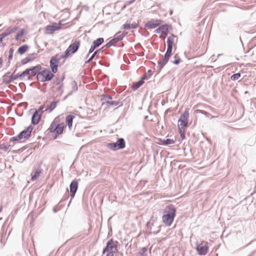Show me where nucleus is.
I'll list each match as a JSON object with an SVG mask.
<instances>
[{
	"mask_svg": "<svg viewBox=\"0 0 256 256\" xmlns=\"http://www.w3.org/2000/svg\"><path fill=\"white\" fill-rule=\"evenodd\" d=\"M36 58V54H29L28 56L22 59V64H26L29 62L33 61Z\"/></svg>",
	"mask_w": 256,
	"mask_h": 256,
	"instance_id": "nucleus-18",
	"label": "nucleus"
},
{
	"mask_svg": "<svg viewBox=\"0 0 256 256\" xmlns=\"http://www.w3.org/2000/svg\"><path fill=\"white\" fill-rule=\"evenodd\" d=\"M170 54L166 53L164 57V60H169V58H170Z\"/></svg>",
	"mask_w": 256,
	"mask_h": 256,
	"instance_id": "nucleus-39",
	"label": "nucleus"
},
{
	"mask_svg": "<svg viewBox=\"0 0 256 256\" xmlns=\"http://www.w3.org/2000/svg\"><path fill=\"white\" fill-rule=\"evenodd\" d=\"M57 56L58 55H56V56L52 57L50 61V66L53 74H56L58 70L59 58Z\"/></svg>",
	"mask_w": 256,
	"mask_h": 256,
	"instance_id": "nucleus-12",
	"label": "nucleus"
},
{
	"mask_svg": "<svg viewBox=\"0 0 256 256\" xmlns=\"http://www.w3.org/2000/svg\"><path fill=\"white\" fill-rule=\"evenodd\" d=\"M65 126L64 123H60L59 120L56 118L50 124V126L48 129V133L51 134L54 138L55 139L62 134Z\"/></svg>",
	"mask_w": 256,
	"mask_h": 256,
	"instance_id": "nucleus-1",
	"label": "nucleus"
},
{
	"mask_svg": "<svg viewBox=\"0 0 256 256\" xmlns=\"http://www.w3.org/2000/svg\"><path fill=\"white\" fill-rule=\"evenodd\" d=\"M78 188V182L77 180H74L70 184V192L72 198L74 196Z\"/></svg>",
	"mask_w": 256,
	"mask_h": 256,
	"instance_id": "nucleus-15",
	"label": "nucleus"
},
{
	"mask_svg": "<svg viewBox=\"0 0 256 256\" xmlns=\"http://www.w3.org/2000/svg\"><path fill=\"white\" fill-rule=\"evenodd\" d=\"M54 76V74L49 68H44L38 73L37 78L38 80L44 82L51 80Z\"/></svg>",
	"mask_w": 256,
	"mask_h": 256,
	"instance_id": "nucleus-5",
	"label": "nucleus"
},
{
	"mask_svg": "<svg viewBox=\"0 0 256 256\" xmlns=\"http://www.w3.org/2000/svg\"><path fill=\"white\" fill-rule=\"evenodd\" d=\"M28 46H26V45H24L22 46H20L18 50V52L20 54H24V53H25L28 50Z\"/></svg>",
	"mask_w": 256,
	"mask_h": 256,
	"instance_id": "nucleus-24",
	"label": "nucleus"
},
{
	"mask_svg": "<svg viewBox=\"0 0 256 256\" xmlns=\"http://www.w3.org/2000/svg\"><path fill=\"white\" fill-rule=\"evenodd\" d=\"M41 174V170H37L34 174L32 177V180L34 181L36 180L40 176Z\"/></svg>",
	"mask_w": 256,
	"mask_h": 256,
	"instance_id": "nucleus-25",
	"label": "nucleus"
},
{
	"mask_svg": "<svg viewBox=\"0 0 256 256\" xmlns=\"http://www.w3.org/2000/svg\"><path fill=\"white\" fill-rule=\"evenodd\" d=\"M62 24L61 22L58 23L53 22L44 28V32L46 34H52L56 31L62 28Z\"/></svg>",
	"mask_w": 256,
	"mask_h": 256,
	"instance_id": "nucleus-8",
	"label": "nucleus"
},
{
	"mask_svg": "<svg viewBox=\"0 0 256 256\" xmlns=\"http://www.w3.org/2000/svg\"><path fill=\"white\" fill-rule=\"evenodd\" d=\"M123 36H124L122 34L119 35L117 36H116V35H115L112 40L113 43L122 40V38Z\"/></svg>",
	"mask_w": 256,
	"mask_h": 256,
	"instance_id": "nucleus-32",
	"label": "nucleus"
},
{
	"mask_svg": "<svg viewBox=\"0 0 256 256\" xmlns=\"http://www.w3.org/2000/svg\"><path fill=\"white\" fill-rule=\"evenodd\" d=\"M57 102H52L50 104L48 107V110H49L50 112H52L53 110H54L56 106Z\"/></svg>",
	"mask_w": 256,
	"mask_h": 256,
	"instance_id": "nucleus-27",
	"label": "nucleus"
},
{
	"mask_svg": "<svg viewBox=\"0 0 256 256\" xmlns=\"http://www.w3.org/2000/svg\"><path fill=\"white\" fill-rule=\"evenodd\" d=\"M240 77V73H237L232 75L230 77V79L232 80H238Z\"/></svg>",
	"mask_w": 256,
	"mask_h": 256,
	"instance_id": "nucleus-31",
	"label": "nucleus"
},
{
	"mask_svg": "<svg viewBox=\"0 0 256 256\" xmlns=\"http://www.w3.org/2000/svg\"><path fill=\"white\" fill-rule=\"evenodd\" d=\"M144 83V80H139L138 82H137L134 84L132 86V88L134 90H137L138 88H140L143 84Z\"/></svg>",
	"mask_w": 256,
	"mask_h": 256,
	"instance_id": "nucleus-22",
	"label": "nucleus"
},
{
	"mask_svg": "<svg viewBox=\"0 0 256 256\" xmlns=\"http://www.w3.org/2000/svg\"><path fill=\"white\" fill-rule=\"evenodd\" d=\"M168 60H164V58H162V60H160L158 63V66L161 69L163 68V66L168 62Z\"/></svg>",
	"mask_w": 256,
	"mask_h": 256,
	"instance_id": "nucleus-30",
	"label": "nucleus"
},
{
	"mask_svg": "<svg viewBox=\"0 0 256 256\" xmlns=\"http://www.w3.org/2000/svg\"><path fill=\"white\" fill-rule=\"evenodd\" d=\"M112 40H110V42H109V43H108V44H110V43L112 42Z\"/></svg>",
	"mask_w": 256,
	"mask_h": 256,
	"instance_id": "nucleus-47",
	"label": "nucleus"
},
{
	"mask_svg": "<svg viewBox=\"0 0 256 256\" xmlns=\"http://www.w3.org/2000/svg\"><path fill=\"white\" fill-rule=\"evenodd\" d=\"M125 141L122 138H119L116 142L113 143V150H118L125 148Z\"/></svg>",
	"mask_w": 256,
	"mask_h": 256,
	"instance_id": "nucleus-14",
	"label": "nucleus"
},
{
	"mask_svg": "<svg viewBox=\"0 0 256 256\" xmlns=\"http://www.w3.org/2000/svg\"><path fill=\"white\" fill-rule=\"evenodd\" d=\"M176 208L173 205L170 204L166 206L164 210V214L162 217L163 222L168 226H170L176 216Z\"/></svg>",
	"mask_w": 256,
	"mask_h": 256,
	"instance_id": "nucleus-2",
	"label": "nucleus"
},
{
	"mask_svg": "<svg viewBox=\"0 0 256 256\" xmlns=\"http://www.w3.org/2000/svg\"><path fill=\"white\" fill-rule=\"evenodd\" d=\"M168 30H169V26L168 24H164L161 26H160L158 28H157L155 32L156 33H160V38L164 40L168 32Z\"/></svg>",
	"mask_w": 256,
	"mask_h": 256,
	"instance_id": "nucleus-10",
	"label": "nucleus"
},
{
	"mask_svg": "<svg viewBox=\"0 0 256 256\" xmlns=\"http://www.w3.org/2000/svg\"><path fill=\"white\" fill-rule=\"evenodd\" d=\"M112 240H110L107 244V246L104 248L103 254L106 253V256H112L110 254L112 252Z\"/></svg>",
	"mask_w": 256,
	"mask_h": 256,
	"instance_id": "nucleus-17",
	"label": "nucleus"
},
{
	"mask_svg": "<svg viewBox=\"0 0 256 256\" xmlns=\"http://www.w3.org/2000/svg\"><path fill=\"white\" fill-rule=\"evenodd\" d=\"M3 62L2 59V58H0V66L2 65Z\"/></svg>",
	"mask_w": 256,
	"mask_h": 256,
	"instance_id": "nucleus-44",
	"label": "nucleus"
},
{
	"mask_svg": "<svg viewBox=\"0 0 256 256\" xmlns=\"http://www.w3.org/2000/svg\"><path fill=\"white\" fill-rule=\"evenodd\" d=\"M3 81L6 84L12 82L10 74H6L3 76Z\"/></svg>",
	"mask_w": 256,
	"mask_h": 256,
	"instance_id": "nucleus-23",
	"label": "nucleus"
},
{
	"mask_svg": "<svg viewBox=\"0 0 256 256\" xmlns=\"http://www.w3.org/2000/svg\"><path fill=\"white\" fill-rule=\"evenodd\" d=\"M2 41H3V39L0 36V46H1V44H2Z\"/></svg>",
	"mask_w": 256,
	"mask_h": 256,
	"instance_id": "nucleus-46",
	"label": "nucleus"
},
{
	"mask_svg": "<svg viewBox=\"0 0 256 256\" xmlns=\"http://www.w3.org/2000/svg\"><path fill=\"white\" fill-rule=\"evenodd\" d=\"M80 44V41L79 40H75L74 41L68 48L64 53L62 56V58H66L73 54L78 50Z\"/></svg>",
	"mask_w": 256,
	"mask_h": 256,
	"instance_id": "nucleus-3",
	"label": "nucleus"
},
{
	"mask_svg": "<svg viewBox=\"0 0 256 256\" xmlns=\"http://www.w3.org/2000/svg\"><path fill=\"white\" fill-rule=\"evenodd\" d=\"M42 70V66L40 64H38L31 68H28L23 72L20 74V78H23L26 76L28 78L36 76Z\"/></svg>",
	"mask_w": 256,
	"mask_h": 256,
	"instance_id": "nucleus-7",
	"label": "nucleus"
},
{
	"mask_svg": "<svg viewBox=\"0 0 256 256\" xmlns=\"http://www.w3.org/2000/svg\"><path fill=\"white\" fill-rule=\"evenodd\" d=\"M42 109L43 107H40L38 108V110H36L34 114L32 119V122L34 124H36L39 122L41 117V114H38V112H40L42 113Z\"/></svg>",
	"mask_w": 256,
	"mask_h": 256,
	"instance_id": "nucleus-13",
	"label": "nucleus"
},
{
	"mask_svg": "<svg viewBox=\"0 0 256 256\" xmlns=\"http://www.w3.org/2000/svg\"><path fill=\"white\" fill-rule=\"evenodd\" d=\"M172 48V47L168 46V49H167L166 53L171 54Z\"/></svg>",
	"mask_w": 256,
	"mask_h": 256,
	"instance_id": "nucleus-40",
	"label": "nucleus"
},
{
	"mask_svg": "<svg viewBox=\"0 0 256 256\" xmlns=\"http://www.w3.org/2000/svg\"><path fill=\"white\" fill-rule=\"evenodd\" d=\"M176 40V37L174 34H171L170 36H168L167 40L168 46L172 47Z\"/></svg>",
	"mask_w": 256,
	"mask_h": 256,
	"instance_id": "nucleus-20",
	"label": "nucleus"
},
{
	"mask_svg": "<svg viewBox=\"0 0 256 256\" xmlns=\"http://www.w3.org/2000/svg\"><path fill=\"white\" fill-rule=\"evenodd\" d=\"M174 58L175 60L174 62V64H178L180 62V59L177 54L175 55Z\"/></svg>",
	"mask_w": 256,
	"mask_h": 256,
	"instance_id": "nucleus-34",
	"label": "nucleus"
},
{
	"mask_svg": "<svg viewBox=\"0 0 256 256\" xmlns=\"http://www.w3.org/2000/svg\"><path fill=\"white\" fill-rule=\"evenodd\" d=\"M189 117V112L188 109H186L184 113L181 114L178 120V129L186 130L188 126V118Z\"/></svg>",
	"mask_w": 256,
	"mask_h": 256,
	"instance_id": "nucleus-4",
	"label": "nucleus"
},
{
	"mask_svg": "<svg viewBox=\"0 0 256 256\" xmlns=\"http://www.w3.org/2000/svg\"><path fill=\"white\" fill-rule=\"evenodd\" d=\"M174 140L172 139L168 138L166 140H164L162 141V144H174Z\"/></svg>",
	"mask_w": 256,
	"mask_h": 256,
	"instance_id": "nucleus-29",
	"label": "nucleus"
},
{
	"mask_svg": "<svg viewBox=\"0 0 256 256\" xmlns=\"http://www.w3.org/2000/svg\"><path fill=\"white\" fill-rule=\"evenodd\" d=\"M104 42V39L102 38H98L96 40H94L93 42V44L96 46V47H98Z\"/></svg>",
	"mask_w": 256,
	"mask_h": 256,
	"instance_id": "nucleus-26",
	"label": "nucleus"
},
{
	"mask_svg": "<svg viewBox=\"0 0 256 256\" xmlns=\"http://www.w3.org/2000/svg\"><path fill=\"white\" fill-rule=\"evenodd\" d=\"M33 130L32 126H28L26 129L22 130L18 135L12 138L11 140L18 141L22 139H28L31 135L32 132Z\"/></svg>",
	"mask_w": 256,
	"mask_h": 256,
	"instance_id": "nucleus-6",
	"label": "nucleus"
},
{
	"mask_svg": "<svg viewBox=\"0 0 256 256\" xmlns=\"http://www.w3.org/2000/svg\"><path fill=\"white\" fill-rule=\"evenodd\" d=\"M138 26V23L136 22H131L130 21H127L126 23L123 25V28L129 30L131 28H136Z\"/></svg>",
	"mask_w": 256,
	"mask_h": 256,
	"instance_id": "nucleus-16",
	"label": "nucleus"
},
{
	"mask_svg": "<svg viewBox=\"0 0 256 256\" xmlns=\"http://www.w3.org/2000/svg\"><path fill=\"white\" fill-rule=\"evenodd\" d=\"M179 133L180 134V137L182 140H184L185 138V132L186 130H178Z\"/></svg>",
	"mask_w": 256,
	"mask_h": 256,
	"instance_id": "nucleus-33",
	"label": "nucleus"
},
{
	"mask_svg": "<svg viewBox=\"0 0 256 256\" xmlns=\"http://www.w3.org/2000/svg\"><path fill=\"white\" fill-rule=\"evenodd\" d=\"M20 74H10L12 80L14 81V80H16L18 78H20Z\"/></svg>",
	"mask_w": 256,
	"mask_h": 256,
	"instance_id": "nucleus-36",
	"label": "nucleus"
},
{
	"mask_svg": "<svg viewBox=\"0 0 256 256\" xmlns=\"http://www.w3.org/2000/svg\"><path fill=\"white\" fill-rule=\"evenodd\" d=\"M147 78V76L146 74H144L142 78V80H144L145 78Z\"/></svg>",
	"mask_w": 256,
	"mask_h": 256,
	"instance_id": "nucleus-43",
	"label": "nucleus"
},
{
	"mask_svg": "<svg viewBox=\"0 0 256 256\" xmlns=\"http://www.w3.org/2000/svg\"><path fill=\"white\" fill-rule=\"evenodd\" d=\"M26 33V30L24 29H22L19 30L16 36V40H22V42H24L25 41L24 39H22L23 36Z\"/></svg>",
	"mask_w": 256,
	"mask_h": 256,
	"instance_id": "nucleus-19",
	"label": "nucleus"
},
{
	"mask_svg": "<svg viewBox=\"0 0 256 256\" xmlns=\"http://www.w3.org/2000/svg\"><path fill=\"white\" fill-rule=\"evenodd\" d=\"M18 28L16 27H14V28H8L6 30L7 32L8 36L13 32H14L15 31L17 30Z\"/></svg>",
	"mask_w": 256,
	"mask_h": 256,
	"instance_id": "nucleus-28",
	"label": "nucleus"
},
{
	"mask_svg": "<svg viewBox=\"0 0 256 256\" xmlns=\"http://www.w3.org/2000/svg\"><path fill=\"white\" fill-rule=\"evenodd\" d=\"M6 146L4 144H0V150L6 148Z\"/></svg>",
	"mask_w": 256,
	"mask_h": 256,
	"instance_id": "nucleus-41",
	"label": "nucleus"
},
{
	"mask_svg": "<svg viewBox=\"0 0 256 256\" xmlns=\"http://www.w3.org/2000/svg\"><path fill=\"white\" fill-rule=\"evenodd\" d=\"M96 46L92 44V45L91 46V48L89 50V52L90 53L94 51V50L96 49Z\"/></svg>",
	"mask_w": 256,
	"mask_h": 256,
	"instance_id": "nucleus-38",
	"label": "nucleus"
},
{
	"mask_svg": "<svg viewBox=\"0 0 256 256\" xmlns=\"http://www.w3.org/2000/svg\"><path fill=\"white\" fill-rule=\"evenodd\" d=\"M196 250L200 255H205L208 250V244L206 241L202 240L198 243L196 248Z\"/></svg>",
	"mask_w": 256,
	"mask_h": 256,
	"instance_id": "nucleus-9",
	"label": "nucleus"
},
{
	"mask_svg": "<svg viewBox=\"0 0 256 256\" xmlns=\"http://www.w3.org/2000/svg\"><path fill=\"white\" fill-rule=\"evenodd\" d=\"M111 100V98L107 95L104 96L103 100L106 101L107 102H110V100Z\"/></svg>",
	"mask_w": 256,
	"mask_h": 256,
	"instance_id": "nucleus-35",
	"label": "nucleus"
},
{
	"mask_svg": "<svg viewBox=\"0 0 256 256\" xmlns=\"http://www.w3.org/2000/svg\"><path fill=\"white\" fill-rule=\"evenodd\" d=\"M75 118L74 116L68 115L66 118V122L68 124V128L70 129L72 127L73 119Z\"/></svg>",
	"mask_w": 256,
	"mask_h": 256,
	"instance_id": "nucleus-21",
	"label": "nucleus"
},
{
	"mask_svg": "<svg viewBox=\"0 0 256 256\" xmlns=\"http://www.w3.org/2000/svg\"><path fill=\"white\" fill-rule=\"evenodd\" d=\"M162 23V21L160 20H151L146 24L144 26L148 30L153 29L160 26Z\"/></svg>",
	"mask_w": 256,
	"mask_h": 256,
	"instance_id": "nucleus-11",
	"label": "nucleus"
},
{
	"mask_svg": "<svg viewBox=\"0 0 256 256\" xmlns=\"http://www.w3.org/2000/svg\"><path fill=\"white\" fill-rule=\"evenodd\" d=\"M96 52L93 54L92 56H91V58H90L89 60V61H90L91 60H92V58H94V55L96 54Z\"/></svg>",
	"mask_w": 256,
	"mask_h": 256,
	"instance_id": "nucleus-42",
	"label": "nucleus"
},
{
	"mask_svg": "<svg viewBox=\"0 0 256 256\" xmlns=\"http://www.w3.org/2000/svg\"><path fill=\"white\" fill-rule=\"evenodd\" d=\"M3 208L2 206L0 204V212L2 211Z\"/></svg>",
	"mask_w": 256,
	"mask_h": 256,
	"instance_id": "nucleus-45",
	"label": "nucleus"
},
{
	"mask_svg": "<svg viewBox=\"0 0 256 256\" xmlns=\"http://www.w3.org/2000/svg\"><path fill=\"white\" fill-rule=\"evenodd\" d=\"M8 34L6 30L2 32V34H0V36L3 39L4 37L8 36Z\"/></svg>",
	"mask_w": 256,
	"mask_h": 256,
	"instance_id": "nucleus-37",
	"label": "nucleus"
}]
</instances>
